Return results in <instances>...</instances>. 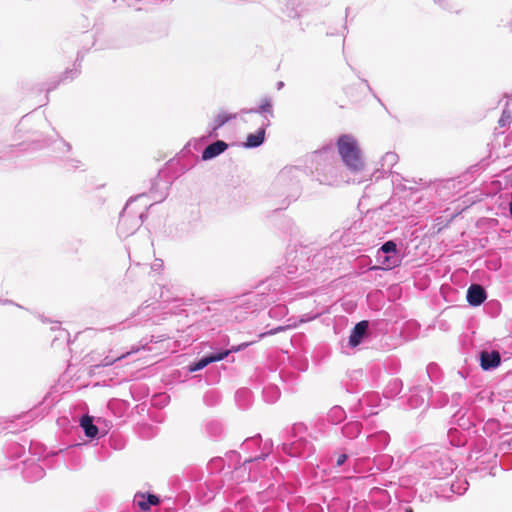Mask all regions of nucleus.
<instances>
[{
  "instance_id": "nucleus-1",
  "label": "nucleus",
  "mask_w": 512,
  "mask_h": 512,
  "mask_svg": "<svg viewBox=\"0 0 512 512\" xmlns=\"http://www.w3.org/2000/svg\"><path fill=\"white\" fill-rule=\"evenodd\" d=\"M338 153L345 166L353 172L364 168V159L357 140L348 134L341 135L336 143Z\"/></svg>"
},
{
  "instance_id": "nucleus-2",
  "label": "nucleus",
  "mask_w": 512,
  "mask_h": 512,
  "mask_svg": "<svg viewBox=\"0 0 512 512\" xmlns=\"http://www.w3.org/2000/svg\"><path fill=\"white\" fill-rule=\"evenodd\" d=\"M142 224V212H136L131 206H126L121 215L118 229L121 233L132 234Z\"/></svg>"
},
{
  "instance_id": "nucleus-3",
  "label": "nucleus",
  "mask_w": 512,
  "mask_h": 512,
  "mask_svg": "<svg viewBox=\"0 0 512 512\" xmlns=\"http://www.w3.org/2000/svg\"><path fill=\"white\" fill-rule=\"evenodd\" d=\"M501 356L498 351H482L480 354V366L483 370H489L499 366Z\"/></svg>"
},
{
  "instance_id": "nucleus-4",
  "label": "nucleus",
  "mask_w": 512,
  "mask_h": 512,
  "mask_svg": "<svg viewBox=\"0 0 512 512\" xmlns=\"http://www.w3.org/2000/svg\"><path fill=\"white\" fill-rule=\"evenodd\" d=\"M486 299V292L484 288L478 284H473L468 288L467 301L472 306L482 304Z\"/></svg>"
},
{
  "instance_id": "nucleus-5",
  "label": "nucleus",
  "mask_w": 512,
  "mask_h": 512,
  "mask_svg": "<svg viewBox=\"0 0 512 512\" xmlns=\"http://www.w3.org/2000/svg\"><path fill=\"white\" fill-rule=\"evenodd\" d=\"M368 326L369 324L366 320L360 321L355 325L349 337V344L352 347H356L361 343V340L368 330Z\"/></svg>"
},
{
  "instance_id": "nucleus-6",
  "label": "nucleus",
  "mask_w": 512,
  "mask_h": 512,
  "mask_svg": "<svg viewBox=\"0 0 512 512\" xmlns=\"http://www.w3.org/2000/svg\"><path fill=\"white\" fill-rule=\"evenodd\" d=\"M228 148L226 142L222 140H218L210 145H208L204 151L202 152V159L209 160L212 159L221 153H223Z\"/></svg>"
},
{
  "instance_id": "nucleus-7",
  "label": "nucleus",
  "mask_w": 512,
  "mask_h": 512,
  "mask_svg": "<svg viewBox=\"0 0 512 512\" xmlns=\"http://www.w3.org/2000/svg\"><path fill=\"white\" fill-rule=\"evenodd\" d=\"M227 356H228V352H220L217 354H211L209 356H206V357L202 358L201 360H199L197 363H195L193 366H191L190 371L194 372V371L201 370L204 367H206L208 364L217 362V361H221L224 358H226Z\"/></svg>"
},
{
  "instance_id": "nucleus-8",
  "label": "nucleus",
  "mask_w": 512,
  "mask_h": 512,
  "mask_svg": "<svg viewBox=\"0 0 512 512\" xmlns=\"http://www.w3.org/2000/svg\"><path fill=\"white\" fill-rule=\"evenodd\" d=\"M80 426L83 428L85 435L89 438H94L98 434V428L93 424V418L85 415L80 420Z\"/></svg>"
},
{
  "instance_id": "nucleus-9",
  "label": "nucleus",
  "mask_w": 512,
  "mask_h": 512,
  "mask_svg": "<svg viewBox=\"0 0 512 512\" xmlns=\"http://www.w3.org/2000/svg\"><path fill=\"white\" fill-rule=\"evenodd\" d=\"M265 129L261 128L256 133L249 134L246 138L245 146L254 148L260 146L264 142Z\"/></svg>"
},
{
  "instance_id": "nucleus-10",
  "label": "nucleus",
  "mask_w": 512,
  "mask_h": 512,
  "mask_svg": "<svg viewBox=\"0 0 512 512\" xmlns=\"http://www.w3.org/2000/svg\"><path fill=\"white\" fill-rule=\"evenodd\" d=\"M135 497L142 499V500H139L137 502V504L140 507V509L143 511L150 510V505H158L160 503L158 496H156L154 494H148L146 501L144 500V498H145L144 494L139 493V494H136Z\"/></svg>"
},
{
  "instance_id": "nucleus-11",
  "label": "nucleus",
  "mask_w": 512,
  "mask_h": 512,
  "mask_svg": "<svg viewBox=\"0 0 512 512\" xmlns=\"http://www.w3.org/2000/svg\"><path fill=\"white\" fill-rule=\"evenodd\" d=\"M128 355H130V352H127L125 354H122L120 356H117V357H110V356H106L102 362L98 365H95L94 368H99V367H107V366H111L112 364H114L115 362L127 357Z\"/></svg>"
},
{
  "instance_id": "nucleus-12",
  "label": "nucleus",
  "mask_w": 512,
  "mask_h": 512,
  "mask_svg": "<svg viewBox=\"0 0 512 512\" xmlns=\"http://www.w3.org/2000/svg\"><path fill=\"white\" fill-rule=\"evenodd\" d=\"M258 112L273 116L272 102L269 98H264L261 100L258 107Z\"/></svg>"
},
{
  "instance_id": "nucleus-13",
  "label": "nucleus",
  "mask_w": 512,
  "mask_h": 512,
  "mask_svg": "<svg viewBox=\"0 0 512 512\" xmlns=\"http://www.w3.org/2000/svg\"><path fill=\"white\" fill-rule=\"evenodd\" d=\"M233 117L234 116H231L225 112L218 114L215 118L214 129L220 128L222 125H224L226 122H228Z\"/></svg>"
},
{
  "instance_id": "nucleus-14",
  "label": "nucleus",
  "mask_w": 512,
  "mask_h": 512,
  "mask_svg": "<svg viewBox=\"0 0 512 512\" xmlns=\"http://www.w3.org/2000/svg\"><path fill=\"white\" fill-rule=\"evenodd\" d=\"M381 264L383 269H391L398 265V261L391 256H385Z\"/></svg>"
},
{
  "instance_id": "nucleus-15",
  "label": "nucleus",
  "mask_w": 512,
  "mask_h": 512,
  "mask_svg": "<svg viewBox=\"0 0 512 512\" xmlns=\"http://www.w3.org/2000/svg\"><path fill=\"white\" fill-rule=\"evenodd\" d=\"M381 251L384 253H396L397 246L393 241H387L381 246Z\"/></svg>"
},
{
  "instance_id": "nucleus-16",
  "label": "nucleus",
  "mask_w": 512,
  "mask_h": 512,
  "mask_svg": "<svg viewBox=\"0 0 512 512\" xmlns=\"http://www.w3.org/2000/svg\"><path fill=\"white\" fill-rule=\"evenodd\" d=\"M253 342H250V343H242L238 346H233L231 349L229 350H225L224 352H228V355L232 352H238L240 350H242L243 348H246L247 346H249L250 344H252Z\"/></svg>"
},
{
  "instance_id": "nucleus-17",
  "label": "nucleus",
  "mask_w": 512,
  "mask_h": 512,
  "mask_svg": "<svg viewBox=\"0 0 512 512\" xmlns=\"http://www.w3.org/2000/svg\"><path fill=\"white\" fill-rule=\"evenodd\" d=\"M348 456L346 454H340L338 455L337 457V460H336V465L337 466H341L345 463V461L347 460Z\"/></svg>"
},
{
  "instance_id": "nucleus-18",
  "label": "nucleus",
  "mask_w": 512,
  "mask_h": 512,
  "mask_svg": "<svg viewBox=\"0 0 512 512\" xmlns=\"http://www.w3.org/2000/svg\"><path fill=\"white\" fill-rule=\"evenodd\" d=\"M280 331H283V327H277V328H275V329H273V330L269 331V332H268V334L273 335V334H276V333H278V332H280ZM265 335H267V333H262V334H260V336H259V337H260V338H262V337H264Z\"/></svg>"
}]
</instances>
